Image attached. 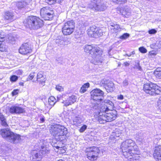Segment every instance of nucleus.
Returning <instances> with one entry per match:
<instances>
[{"mask_svg": "<svg viewBox=\"0 0 161 161\" xmlns=\"http://www.w3.org/2000/svg\"><path fill=\"white\" fill-rule=\"evenodd\" d=\"M120 148L123 155L128 159L136 160V155L140 154V151L134 142L130 139L126 140L122 142Z\"/></svg>", "mask_w": 161, "mask_h": 161, "instance_id": "f257e3e1", "label": "nucleus"}, {"mask_svg": "<svg viewBox=\"0 0 161 161\" xmlns=\"http://www.w3.org/2000/svg\"><path fill=\"white\" fill-rule=\"evenodd\" d=\"M100 113L105 114L108 122L115 120L117 116V112L114 109V104L109 100H107L104 105L101 107L99 114Z\"/></svg>", "mask_w": 161, "mask_h": 161, "instance_id": "f03ea898", "label": "nucleus"}, {"mask_svg": "<svg viewBox=\"0 0 161 161\" xmlns=\"http://www.w3.org/2000/svg\"><path fill=\"white\" fill-rule=\"evenodd\" d=\"M49 131L51 135L54 138L57 137L61 141H66L68 130L64 126L54 123L50 126Z\"/></svg>", "mask_w": 161, "mask_h": 161, "instance_id": "7ed1b4c3", "label": "nucleus"}, {"mask_svg": "<svg viewBox=\"0 0 161 161\" xmlns=\"http://www.w3.org/2000/svg\"><path fill=\"white\" fill-rule=\"evenodd\" d=\"M24 25L31 29H38L43 25V21L39 17L34 15L28 16L24 22Z\"/></svg>", "mask_w": 161, "mask_h": 161, "instance_id": "20e7f679", "label": "nucleus"}, {"mask_svg": "<svg viewBox=\"0 0 161 161\" xmlns=\"http://www.w3.org/2000/svg\"><path fill=\"white\" fill-rule=\"evenodd\" d=\"M84 49L86 53L91 55L94 60L97 61L98 60L97 59L102 57L103 50L97 45H86Z\"/></svg>", "mask_w": 161, "mask_h": 161, "instance_id": "39448f33", "label": "nucleus"}, {"mask_svg": "<svg viewBox=\"0 0 161 161\" xmlns=\"http://www.w3.org/2000/svg\"><path fill=\"white\" fill-rule=\"evenodd\" d=\"M100 147L96 146L88 147L84 152L86 158L90 161H97L100 157L101 153Z\"/></svg>", "mask_w": 161, "mask_h": 161, "instance_id": "423d86ee", "label": "nucleus"}, {"mask_svg": "<svg viewBox=\"0 0 161 161\" xmlns=\"http://www.w3.org/2000/svg\"><path fill=\"white\" fill-rule=\"evenodd\" d=\"M0 135L5 139H8L14 144L17 143L21 140L20 135L15 133L8 128H3L0 130Z\"/></svg>", "mask_w": 161, "mask_h": 161, "instance_id": "0eeeda50", "label": "nucleus"}, {"mask_svg": "<svg viewBox=\"0 0 161 161\" xmlns=\"http://www.w3.org/2000/svg\"><path fill=\"white\" fill-rule=\"evenodd\" d=\"M143 90L146 94L150 96H156L161 93V88L157 84L152 82L145 83Z\"/></svg>", "mask_w": 161, "mask_h": 161, "instance_id": "6e6552de", "label": "nucleus"}, {"mask_svg": "<svg viewBox=\"0 0 161 161\" xmlns=\"http://www.w3.org/2000/svg\"><path fill=\"white\" fill-rule=\"evenodd\" d=\"M75 29V24L73 20H70L64 23L61 27V32L64 36H69L72 34Z\"/></svg>", "mask_w": 161, "mask_h": 161, "instance_id": "1a4fd4ad", "label": "nucleus"}, {"mask_svg": "<svg viewBox=\"0 0 161 161\" xmlns=\"http://www.w3.org/2000/svg\"><path fill=\"white\" fill-rule=\"evenodd\" d=\"M87 34L90 37L97 38L103 35V31L99 27L92 25L87 30Z\"/></svg>", "mask_w": 161, "mask_h": 161, "instance_id": "9d476101", "label": "nucleus"}, {"mask_svg": "<svg viewBox=\"0 0 161 161\" xmlns=\"http://www.w3.org/2000/svg\"><path fill=\"white\" fill-rule=\"evenodd\" d=\"M54 12L50 8L45 7L40 10V15L45 20H52L54 16Z\"/></svg>", "mask_w": 161, "mask_h": 161, "instance_id": "9b49d317", "label": "nucleus"}, {"mask_svg": "<svg viewBox=\"0 0 161 161\" xmlns=\"http://www.w3.org/2000/svg\"><path fill=\"white\" fill-rule=\"evenodd\" d=\"M18 52L20 54L22 55H29L32 53L33 48L29 43L28 42H24L19 47Z\"/></svg>", "mask_w": 161, "mask_h": 161, "instance_id": "f8f14e48", "label": "nucleus"}, {"mask_svg": "<svg viewBox=\"0 0 161 161\" xmlns=\"http://www.w3.org/2000/svg\"><path fill=\"white\" fill-rule=\"evenodd\" d=\"M104 96V92L98 88H95L91 91V98L94 101L97 102L102 101V98H99V97Z\"/></svg>", "mask_w": 161, "mask_h": 161, "instance_id": "ddd939ff", "label": "nucleus"}, {"mask_svg": "<svg viewBox=\"0 0 161 161\" xmlns=\"http://www.w3.org/2000/svg\"><path fill=\"white\" fill-rule=\"evenodd\" d=\"M102 0H91V4L96 11H101L104 10V5L101 3Z\"/></svg>", "mask_w": 161, "mask_h": 161, "instance_id": "4468645a", "label": "nucleus"}, {"mask_svg": "<svg viewBox=\"0 0 161 161\" xmlns=\"http://www.w3.org/2000/svg\"><path fill=\"white\" fill-rule=\"evenodd\" d=\"M9 112L11 114H20L25 112L24 108L18 106H12L8 108Z\"/></svg>", "mask_w": 161, "mask_h": 161, "instance_id": "2eb2a0df", "label": "nucleus"}, {"mask_svg": "<svg viewBox=\"0 0 161 161\" xmlns=\"http://www.w3.org/2000/svg\"><path fill=\"white\" fill-rule=\"evenodd\" d=\"M3 17V20L8 23L12 22L14 20L13 13L9 11L5 12Z\"/></svg>", "mask_w": 161, "mask_h": 161, "instance_id": "dca6fc26", "label": "nucleus"}, {"mask_svg": "<svg viewBox=\"0 0 161 161\" xmlns=\"http://www.w3.org/2000/svg\"><path fill=\"white\" fill-rule=\"evenodd\" d=\"M76 99L77 97L75 96L72 95L67 99L63 101L62 103L64 104V106L67 107L74 103L76 102Z\"/></svg>", "mask_w": 161, "mask_h": 161, "instance_id": "f3484780", "label": "nucleus"}, {"mask_svg": "<svg viewBox=\"0 0 161 161\" xmlns=\"http://www.w3.org/2000/svg\"><path fill=\"white\" fill-rule=\"evenodd\" d=\"M153 156L157 161H161V146L155 147Z\"/></svg>", "mask_w": 161, "mask_h": 161, "instance_id": "a211bd4d", "label": "nucleus"}, {"mask_svg": "<svg viewBox=\"0 0 161 161\" xmlns=\"http://www.w3.org/2000/svg\"><path fill=\"white\" fill-rule=\"evenodd\" d=\"M64 96L63 94L59 95L57 96V101H58L60 98H62ZM57 102L55 98L53 96H50L48 99L49 104L51 106H53Z\"/></svg>", "mask_w": 161, "mask_h": 161, "instance_id": "6ab92c4d", "label": "nucleus"}, {"mask_svg": "<svg viewBox=\"0 0 161 161\" xmlns=\"http://www.w3.org/2000/svg\"><path fill=\"white\" fill-rule=\"evenodd\" d=\"M46 80L45 78L41 73H38L37 75L36 81L39 85L44 86Z\"/></svg>", "mask_w": 161, "mask_h": 161, "instance_id": "aec40b11", "label": "nucleus"}, {"mask_svg": "<svg viewBox=\"0 0 161 161\" xmlns=\"http://www.w3.org/2000/svg\"><path fill=\"white\" fill-rule=\"evenodd\" d=\"M44 152L43 150H40L38 152L36 153L33 157V160L35 161H40L42 158Z\"/></svg>", "mask_w": 161, "mask_h": 161, "instance_id": "412c9836", "label": "nucleus"}, {"mask_svg": "<svg viewBox=\"0 0 161 161\" xmlns=\"http://www.w3.org/2000/svg\"><path fill=\"white\" fill-rule=\"evenodd\" d=\"M97 118V120L100 124H104L106 122H108V119L106 116L105 114L99 115L98 116Z\"/></svg>", "mask_w": 161, "mask_h": 161, "instance_id": "4be33fe9", "label": "nucleus"}, {"mask_svg": "<svg viewBox=\"0 0 161 161\" xmlns=\"http://www.w3.org/2000/svg\"><path fill=\"white\" fill-rule=\"evenodd\" d=\"M0 121L1 125L2 126L6 127L9 126L5 116L1 112H0Z\"/></svg>", "mask_w": 161, "mask_h": 161, "instance_id": "5701e85b", "label": "nucleus"}, {"mask_svg": "<svg viewBox=\"0 0 161 161\" xmlns=\"http://www.w3.org/2000/svg\"><path fill=\"white\" fill-rule=\"evenodd\" d=\"M8 46L6 45L5 41H0V52H8Z\"/></svg>", "mask_w": 161, "mask_h": 161, "instance_id": "b1692460", "label": "nucleus"}, {"mask_svg": "<svg viewBox=\"0 0 161 161\" xmlns=\"http://www.w3.org/2000/svg\"><path fill=\"white\" fill-rule=\"evenodd\" d=\"M153 74L157 79H161V67L157 68L154 70Z\"/></svg>", "mask_w": 161, "mask_h": 161, "instance_id": "393cba45", "label": "nucleus"}, {"mask_svg": "<svg viewBox=\"0 0 161 161\" xmlns=\"http://www.w3.org/2000/svg\"><path fill=\"white\" fill-rule=\"evenodd\" d=\"M63 0H44V2L50 5H54L56 3L60 4Z\"/></svg>", "mask_w": 161, "mask_h": 161, "instance_id": "a878e982", "label": "nucleus"}, {"mask_svg": "<svg viewBox=\"0 0 161 161\" xmlns=\"http://www.w3.org/2000/svg\"><path fill=\"white\" fill-rule=\"evenodd\" d=\"M90 84L88 82H87L84 84L82 85L80 90V92L81 93H83L86 92L87 89L90 87Z\"/></svg>", "mask_w": 161, "mask_h": 161, "instance_id": "bb28decb", "label": "nucleus"}, {"mask_svg": "<svg viewBox=\"0 0 161 161\" xmlns=\"http://www.w3.org/2000/svg\"><path fill=\"white\" fill-rule=\"evenodd\" d=\"M118 10L122 15L124 16H125V15H127L128 13V9L125 7L119 8L118 9Z\"/></svg>", "mask_w": 161, "mask_h": 161, "instance_id": "cd10ccee", "label": "nucleus"}, {"mask_svg": "<svg viewBox=\"0 0 161 161\" xmlns=\"http://www.w3.org/2000/svg\"><path fill=\"white\" fill-rule=\"evenodd\" d=\"M36 77L35 73V72H32L31 73L27 78V81L32 80L33 82H35L36 80H35V79Z\"/></svg>", "mask_w": 161, "mask_h": 161, "instance_id": "c85d7f7f", "label": "nucleus"}, {"mask_svg": "<svg viewBox=\"0 0 161 161\" xmlns=\"http://www.w3.org/2000/svg\"><path fill=\"white\" fill-rule=\"evenodd\" d=\"M112 2L115 4H123L127 2V0H111Z\"/></svg>", "mask_w": 161, "mask_h": 161, "instance_id": "c756f323", "label": "nucleus"}, {"mask_svg": "<svg viewBox=\"0 0 161 161\" xmlns=\"http://www.w3.org/2000/svg\"><path fill=\"white\" fill-rule=\"evenodd\" d=\"M6 34L5 32L3 31H0V41H5Z\"/></svg>", "mask_w": 161, "mask_h": 161, "instance_id": "7c9ffc66", "label": "nucleus"}, {"mask_svg": "<svg viewBox=\"0 0 161 161\" xmlns=\"http://www.w3.org/2000/svg\"><path fill=\"white\" fill-rule=\"evenodd\" d=\"M18 79V77L16 75H12L10 77V80L12 82H14L16 81Z\"/></svg>", "mask_w": 161, "mask_h": 161, "instance_id": "2f4dec72", "label": "nucleus"}, {"mask_svg": "<svg viewBox=\"0 0 161 161\" xmlns=\"http://www.w3.org/2000/svg\"><path fill=\"white\" fill-rule=\"evenodd\" d=\"M58 150L57 152L59 154H63L65 153L66 152V147H62L60 148H56Z\"/></svg>", "mask_w": 161, "mask_h": 161, "instance_id": "473e14b6", "label": "nucleus"}, {"mask_svg": "<svg viewBox=\"0 0 161 161\" xmlns=\"http://www.w3.org/2000/svg\"><path fill=\"white\" fill-rule=\"evenodd\" d=\"M16 42V38L14 37L11 36L8 38L9 43L12 44H14Z\"/></svg>", "mask_w": 161, "mask_h": 161, "instance_id": "72a5a7b5", "label": "nucleus"}, {"mask_svg": "<svg viewBox=\"0 0 161 161\" xmlns=\"http://www.w3.org/2000/svg\"><path fill=\"white\" fill-rule=\"evenodd\" d=\"M56 148H60L62 147H65V144L61 141H60L58 143V145L54 146Z\"/></svg>", "mask_w": 161, "mask_h": 161, "instance_id": "f704fd0d", "label": "nucleus"}, {"mask_svg": "<svg viewBox=\"0 0 161 161\" xmlns=\"http://www.w3.org/2000/svg\"><path fill=\"white\" fill-rule=\"evenodd\" d=\"M129 36V35L128 33H125L123 34L122 35L120 36L119 38V39L122 40L128 38Z\"/></svg>", "mask_w": 161, "mask_h": 161, "instance_id": "c9c22d12", "label": "nucleus"}, {"mask_svg": "<svg viewBox=\"0 0 161 161\" xmlns=\"http://www.w3.org/2000/svg\"><path fill=\"white\" fill-rule=\"evenodd\" d=\"M25 3L24 1L18 2V4L19 8H22L24 7Z\"/></svg>", "mask_w": 161, "mask_h": 161, "instance_id": "e433bc0d", "label": "nucleus"}, {"mask_svg": "<svg viewBox=\"0 0 161 161\" xmlns=\"http://www.w3.org/2000/svg\"><path fill=\"white\" fill-rule=\"evenodd\" d=\"M139 51L142 53H145L147 52V49L143 47H141L139 48Z\"/></svg>", "mask_w": 161, "mask_h": 161, "instance_id": "4c0bfd02", "label": "nucleus"}, {"mask_svg": "<svg viewBox=\"0 0 161 161\" xmlns=\"http://www.w3.org/2000/svg\"><path fill=\"white\" fill-rule=\"evenodd\" d=\"M19 92V90L18 89H14L11 93V95L14 96L16 95H18Z\"/></svg>", "mask_w": 161, "mask_h": 161, "instance_id": "58836bf2", "label": "nucleus"}, {"mask_svg": "<svg viewBox=\"0 0 161 161\" xmlns=\"http://www.w3.org/2000/svg\"><path fill=\"white\" fill-rule=\"evenodd\" d=\"M55 88L56 90L59 92H62L64 90L63 87L59 85H56L55 87Z\"/></svg>", "mask_w": 161, "mask_h": 161, "instance_id": "ea45409f", "label": "nucleus"}, {"mask_svg": "<svg viewBox=\"0 0 161 161\" xmlns=\"http://www.w3.org/2000/svg\"><path fill=\"white\" fill-rule=\"evenodd\" d=\"M87 128V126L85 125H83L79 129V131L80 132H83Z\"/></svg>", "mask_w": 161, "mask_h": 161, "instance_id": "a19ab883", "label": "nucleus"}, {"mask_svg": "<svg viewBox=\"0 0 161 161\" xmlns=\"http://www.w3.org/2000/svg\"><path fill=\"white\" fill-rule=\"evenodd\" d=\"M157 31L154 29H151L148 31V33L150 34H154L156 33Z\"/></svg>", "mask_w": 161, "mask_h": 161, "instance_id": "79ce46f5", "label": "nucleus"}, {"mask_svg": "<svg viewBox=\"0 0 161 161\" xmlns=\"http://www.w3.org/2000/svg\"><path fill=\"white\" fill-rule=\"evenodd\" d=\"M120 29V27L119 25H118L116 27H114L112 29L115 32L117 31L119 29Z\"/></svg>", "mask_w": 161, "mask_h": 161, "instance_id": "37998d69", "label": "nucleus"}, {"mask_svg": "<svg viewBox=\"0 0 161 161\" xmlns=\"http://www.w3.org/2000/svg\"><path fill=\"white\" fill-rule=\"evenodd\" d=\"M149 54L150 55L152 56L153 55H155L156 54V53L155 51H151L149 52Z\"/></svg>", "mask_w": 161, "mask_h": 161, "instance_id": "c03bdc74", "label": "nucleus"}, {"mask_svg": "<svg viewBox=\"0 0 161 161\" xmlns=\"http://www.w3.org/2000/svg\"><path fill=\"white\" fill-rule=\"evenodd\" d=\"M117 99L119 100H123L124 99V96L122 95H120L118 96Z\"/></svg>", "mask_w": 161, "mask_h": 161, "instance_id": "a18cd8bd", "label": "nucleus"}, {"mask_svg": "<svg viewBox=\"0 0 161 161\" xmlns=\"http://www.w3.org/2000/svg\"><path fill=\"white\" fill-rule=\"evenodd\" d=\"M40 123H43L45 121V118L44 116H43L42 118L40 119Z\"/></svg>", "mask_w": 161, "mask_h": 161, "instance_id": "49530a36", "label": "nucleus"}, {"mask_svg": "<svg viewBox=\"0 0 161 161\" xmlns=\"http://www.w3.org/2000/svg\"><path fill=\"white\" fill-rule=\"evenodd\" d=\"M118 25H119L114 23L111 25V27H114V28L115 27L117 26Z\"/></svg>", "mask_w": 161, "mask_h": 161, "instance_id": "de8ad7c7", "label": "nucleus"}, {"mask_svg": "<svg viewBox=\"0 0 161 161\" xmlns=\"http://www.w3.org/2000/svg\"><path fill=\"white\" fill-rule=\"evenodd\" d=\"M124 65L126 66H128L129 65V63L127 62H125L124 63Z\"/></svg>", "mask_w": 161, "mask_h": 161, "instance_id": "09e8293b", "label": "nucleus"}, {"mask_svg": "<svg viewBox=\"0 0 161 161\" xmlns=\"http://www.w3.org/2000/svg\"><path fill=\"white\" fill-rule=\"evenodd\" d=\"M19 85L20 86H23L24 85V83L23 82H20L19 83Z\"/></svg>", "mask_w": 161, "mask_h": 161, "instance_id": "8fccbe9b", "label": "nucleus"}, {"mask_svg": "<svg viewBox=\"0 0 161 161\" xmlns=\"http://www.w3.org/2000/svg\"><path fill=\"white\" fill-rule=\"evenodd\" d=\"M57 161H65L64 160L62 159H60L58 160Z\"/></svg>", "mask_w": 161, "mask_h": 161, "instance_id": "3c124183", "label": "nucleus"}]
</instances>
